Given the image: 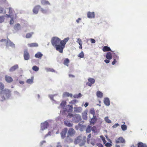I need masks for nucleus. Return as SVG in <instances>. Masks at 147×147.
Masks as SVG:
<instances>
[{
	"instance_id": "obj_8",
	"label": "nucleus",
	"mask_w": 147,
	"mask_h": 147,
	"mask_svg": "<svg viewBox=\"0 0 147 147\" xmlns=\"http://www.w3.org/2000/svg\"><path fill=\"white\" fill-rule=\"evenodd\" d=\"M40 6L39 5H37L36 6L33 8V11L34 13L37 14L38 13V11L40 8Z\"/></svg>"
},
{
	"instance_id": "obj_46",
	"label": "nucleus",
	"mask_w": 147,
	"mask_h": 147,
	"mask_svg": "<svg viewBox=\"0 0 147 147\" xmlns=\"http://www.w3.org/2000/svg\"><path fill=\"white\" fill-rule=\"evenodd\" d=\"M105 146L107 147H110L112 145L109 142H107L105 144Z\"/></svg>"
},
{
	"instance_id": "obj_26",
	"label": "nucleus",
	"mask_w": 147,
	"mask_h": 147,
	"mask_svg": "<svg viewBox=\"0 0 147 147\" xmlns=\"http://www.w3.org/2000/svg\"><path fill=\"white\" fill-rule=\"evenodd\" d=\"M63 96L64 97H69L70 96L71 97H72V94H69L68 92H64L63 94Z\"/></svg>"
},
{
	"instance_id": "obj_36",
	"label": "nucleus",
	"mask_w": 147,
	"mask_h": 147,
	"mask_svg": "<svg viewBox=\"0 0 147 147\" xmlns=\"http://www.w3.org/2000/svg\"><path fill=\"white\" fill-rule=\"evenodd\" d=\"M32 69L34 71H36L38 70L39 68L37 66L34 65L32 67Z\"/></svg>"
},
{
	"instance_id": "obj_37",
	"label": "nucleus",
	"mask_w": 147,
	"mask_h": 147,
	"mask_svg": "<svg viewBox=\"0 0 147 147\" xmlns=\"http://www.w3.org/2000/svg\"><path fill=\"white\" fill-rule=\"evenodd\" d=\"M84 56V53L83 51H82L81 52L78 56V57L82 58H83Z\"/></svg>"
},
{
	"instance_id": "obj_3",
	"label": "nucleus",
	"mask_w": 147,
	"mask_h": 147,
	"mask_svg": "<svg viewBox=\"0 0 147 147\" xmlns=\"http://www.w3.org/2000/svg\"><path fill=\"white\" fill-rule=\"evenodd\" d=\"M48 125V124L47 121L44 123H41L40 131H43L44 130L47 129Z\"/></svg>"
},
{
	"instance_id": "obj_47",
	"label": "nucleus",
	"mask_w": 147,
	"mask_h": 147,
	"mask_svg": "<svg viewBox=\"0 0 147 147\" xmlns=\"http://www.w3.org/2000/svg\"><path fill=\"white\" fill-rule=\"evenodd\" d=\"M40 11L41 12L43 13H46L47 12V11L46 10L42 8H40Z\"/></svg>"
},
{
	"instance_id": "obj_9",
	"label": "nucleus",
	"mask_w": 147,
	"mask_h": 147,
	"mask_svg": "<svg viewBox=\"0 0 147 147\" xmlns=\"http://www.w3.org/2000/svg\"><path fill=\"white\" fill-rule=\"evenodd\" d=\"M75 132V130L72 128H70L68 130V134L69 136H71L74 135Z\"/></svg>"
},
{
	"instance_id": "obj_14",
	"label": "nucleus",
	"mask_w": 147,
	"mask_h": 147,
	"mask_svg": "<svg viewBox=\"0 0 147 147\" xmlns=\"http://www.w3.org/2000/svg\"><path fill=\"white\" fill-rule=\"evenodd\" d=\"M116 143H125V140L123 137H120L116 140Z\"/></svg>"
},
{
	"instance_id": "obj_60",
	"label": "nucleus",
	"mask_w": 147,
	"mask_h": 147,
	"mask_svg": "<svg viewBox=\"0 0 147 147\" xmlns=\"http://www.w3.org/2000/svg\"><path fill=\"white\" fill-rule=\"evenodd\" d=\"M91 144L93 146H94L95 144V141L94 140L92 141L91 142Z\"/></svg>"
},
{
	"instance_id": "obj_2",
	"label": "nucleus",
	"mask_w": 147,
	"mask_h": 147,
	"mask_svg": "<svg viewBox=\"0 0 147 147\" xmlns=\"http://www.w3.org/2000/svg\"><path fill=\"white\" fill-rule=\"evenodd\" d=\"M11 91L8 89H5L4 90H3L0 92V94L2 98V100H4L5 99L4 96H6L8 97L10 95Z\"/></svg>"
},
{
	"instance_id": "obj_38",
	"label": "nucleus",
	"mask_w": 147,
	"mask_h": 147,
	"mask_svg": "<svg viewBox=\"0 0 147 147\" xmlns=\"http://www.w3.org/2000/svg\"><path fill=\"white\" fill-rule=\"evenodd\" d=\"M42 4L44 5H50V3L49 2L47 1H45L42 2L41 3Z\"/></svg>"
},
{
	"instance_id": "obj_16",
	"label": "nucleus",
	"mask_w": 147,
	"mask_h": 147,
	"mask_svg": "<svg viewBox=\"0 0 147 147\" xmlns=\"http://www.w3.org/2000/svg\"><path fill=\"white\" fill-rule=\"evenodd\" d=\"M104 102L105 104L107 106H109L110 105V101L108 98H104Z\"/></svg>"
},
{
	"instance_id": "obj_27",
	"label": "nucleus",
	"mask_w": 147,
	"mask_h": 147,
	"mask_svg": "<svg viewBox=\"0 0 147 147\" xmlns=\"http://www.w3.org/2000/svg\"><path fill=\"white\" fill-rule=\"evenodd\" d=\"M69 62V61L68 58L65 59L64 61L63 64L66 65L67 66H69L68 63Z\"/></svg>"
},
{
	"instance_id": "obj_19",
	"label": "nucleus",
	"mask_w": 147,
	"mask_h": 147,
	"mask_svg": "<svg viewBox=\"0 0 147 147\" xmlns=\"http://www.w3.org/2000/svg\"><path fill=\"white\" fill-rule=\"evenodd\" d=\"M112 55L110 52H107L106 55V58L109 60L111 59L112 58Z\"/></svg>"
},
{
	"instance_id": "obj_48",
	"label": "nucleus",
	"mask_w": 147,
	"mask_h": 147,
	"mask_svg": "<svg viewBox=\"0 0 147 147\" xmlns=\"http://www.w3.org/2000/svg\"><path fill=\"white\" fill-rule=\"evenodd\" d=\"M97 118L94 114H93V117L91 119H97Z\"/></svg>"
},
{
	"instance_id": "obj_43",
	"label": "nucleus",
	"mask_w": 147,
	"mask_h": 147,
	"mask_svg": "<svg viewBox=\"0 0 147 147\" xmlns=\"http://www.w3.org/2000/svg\"><path fill=\"white\" fill-rule=\"evenodd\" d=\"M96 120H91L90 121V124L92 125H94V124L96 122Z\"/></svg>"
},
{
	"instance_id": "obj_20",
	"label": "nucleus",
	"mask_w": 147,
	"mask_h": 147,
	"mask_svg": "<svg viewBox=\"0 0 147 147\" xmlns=\"http://www.w3.org/2000/svg\"><path fill=\"white\" fill-rule=\"evenodd\" d=\"M96 95L97 97L100 98H102L103 96L102 93L100 91H98L97 92Z\"/></svg>"
},
{
	"instance_id": "obj_7",
	"label": "nucleus",
	"mask_w": 147,
	"mask_h": 147,
	"mask_svg": "<svg viewBox=\"0 0 147 147\" xmlns=\"http://www.w3.org/2000/svg\"><path fill=\"white\" fill-rule=\"evenodd\" d=\"M88 82L86 83V85L90 86H91L92 84H94L95 82L94 79L92 78H89L88 79Z\"/></svg>"
},
{
	"instance_id": "obj_58",
	"label": "nucleus",
	"mask_w": 147,
	"mask_h": 147,
	"mask_svg": "<svg viewBox=\"0 0 147 147\" xmlns=\"http://www.w3.org/2000/svg\"><path fill=\"white\" fill-rule=\"evenodd\" d=\"M14 23V21L12 18L10 21V24H13Z\"/></svg>"
},
{
	"instance_id": "obj_62",
	"label": "nucleus",
	"mask_w": 147,
	"mask_h": 147,
	"mask_svg": "<svg viewBox=\"0 0 147 147\" xmlns=\"http://www.w3.org/2000/svg\"><path fill=\"white\" fill-rule=\"evenodd\" d=\"M46 142V141L45 140L43 141L42 142H41L40 143V145H42L43 144V143H45Z\"/></svg>"
},
{
	"instance_id": "obj_33",
	"label": "nucleus",
	"mask_w": 147,
	"mask_h": 147,
	"mask_svg": "<svg viewBox=\"0 0 147 147\" xmlns=\"http://www.w3.org/2000/svg\"><path fill=\"white\" fill-rule=\"evenodd\" d=\"M78 125L81 127L80 128V130L81 131H83V129L84 128H85L86 127L85 125H82V124H81L80 123L78 124Z\"/></svg>"
},
{
	"instance_id": "obj_24",
	"label": "nucleus",
	"mask_w": 147,
	"mask_h": 147,
	"mask_svg": "<svg viewBox=\"0 0 147 147\" xmlns=\"http://www.w3.org/2000/svg\"><path fill=\"white\" fill-rule=\"evenodd\" d=\"M43 56V55L41 53L38 52L35 55V57L37 58H41Z\"/></svg>"
},
{
	"instance_id": "obj_1",
	"label": "nucleus",
	"mask_w": 147,
	"mask_h": 147,
	"mask_svg": "<svg viewBox=\"0 0 147 147\" xmlns=\"http://www.w3.org/2000/svg\"><path fill=\"white\" fill-rule=\"evenodd\" d=\"M69 39V38L67 37L61 40L59 38L54 37L52 38L51 42L57 51H58L60 53H62L63 49L65 47V46Z\"/></svg>"
},
{
	"instance_id": "obj_13",
	"label": "nucleus",
	"mask_w": 147,
	"mask_h": 147,
	"mask_svg": "<svg viewBox=\"0 0 147 147\" xmlns=\"http://www.w3.org/2000/svg\"><path fill=\"white\" fill-rule=\"evenodd\" d=\"M6 45L7 47H8L9 46L11 47H14V44L12 42L9 40H7L6 42Z\"/></svg>"
},
{
	"instance_id": "obj_63",
	"label": "nucleus",
	"mask_w": 147,
	"mask_h": 147,
	"mask_svg": "<svg viewBox=\"0 0 147 147\" xmlns=\"http://www.w3.org/2000/svg\"><path fill=\"white\" fill-rule=\"evenodd\" d=\"M7 41V40H6V39H1V40H0V41L1 42H6Z\"/></svg>"
},
{
	"instance_id": "obj_12",
	"label": "nucleus",
	"mask_w": 147,
	"mask_h": 147,
	"mask_svg": "<svg viewBox=\"0 0 147 147\" xmlns=\"http://www.w3.org/2000/svg\"><path fill=\"white\" fill-rule=\"evenodd\" d=\"M87 17L88 18H94L95 14L94 12L89 11L87 13Z\"/></svg>"
},
{
	"instance_id": "obj_57",
	"label": "nucleus",
	"mask_w": 147,
	"mask_h": 147,
	"mask_svg": "<svg viewBox=\"0 0 147 147\" xmlns=\"http://www.w3.org/2000/svg\"><path fill=\"white\" fill-rule=\"evenodd\" d=\"M119 124H118V123H116L115 124V125H114L113 126V128H116V127H118L119 125Z\"/></svg>"
},
{
	"instance_id": "obj_35",
	"label": "nucleus",
	"mask_w": 147,
	"mask_h": 147,
	"mask_svg": "<svg viewBox=\"0 0 147 147\" xmlns=\"http://www.w3.org/2000/svg\"><path fill=\"white\" fill-rule=\"evenodd\" d=\"M121 128L123 131H125L127 129V126L125 125H121Z\"/></svg>"
},
{
	"instance_id": "obj_42",
	"label": "nucleus",
	"mask_w": 147,
	"mask_h": 147,
	"mask_svg": "<svg viewBox=\"0 0 147 147\" xmlns=\"http://www.w3.org/2000/svg\"><path fill=\"white\" fill-rule=\"evenodd\" d=\"M4 16H1L0 17V23H1L3 22L4 20Z\"/></svg>"
},
{
	"instance_id": "obj_4",
	"label": "nucleus",
	"mask_w": 147,
	"mask_h": 147,
	"mask_svg": "<svg viewBox=\"0 0 147 147\" xmlns=\"http://www.w3.org/2000/svg\"><path fill=\"white\" fill-rule=\"evenodd\" d=\"M67 117L69 118H70L71 117H76L77 118V119H81V117L78 115L76 114L74 115L73 114L69 113L67 116Z\"/></svg>"
},
{
	"instance_id": "obj_18",
	"label": "nucleus",
	"mask_w": 147,
	"mask_h": 147,
	"mask_svg": "<svg viewBox=\"0 0 147 147\" xmlns=\"http://www.w3.org/2000/svg\"><path fill=\"white\" fill-rule=\"evenodd\" d=\"M74 112L76 113H80L82 110V108L80 107H74Z\"/></svg>"
},
{
	"instance_id": "obj_15",
	"label": "nucleus",
	"mask_w": 147,
	"mask_h": 147,
	"mask_svg": "<svg viewBox=\"0 0 147 147\" xmlns=\"http://www.w3.org/2000/svg\"><path fill=\"white\" fill-rule=\"evenodd\" d=\"M19 67L18 65H16L11 67L9 70V71L10 72H13L15 71L16 69H18Z\"/></svg>"
},
{
	"instance_id": "obj_51",
	"label": "nucleus",
	"mask_w": 147,
	"mask_h": 147,
	"mask_svg": "<svg viewBox=\"0 0 147 147\" xmlns=\"http://www.w3.org/2000/svg\"><path fill=\"white\" fill-rule=\"evenodd\" d=\"M91 137V134H89L88 136V138H87V142L88 143H89V142L90 140V139Z\"/></svg>"
},
{
	"instance_id": "obj_61",
	"label": "nucleus",
	"mask_w": 147,
	"mask_h": 147,
	"mask_svg": "<svg viewBox=\"0 0 147 147\" xmlns=\"http://www.w3.org/2000/svg\"><path fill=\"white\" fill-rule=\"evenodd\" d=\"M57 147H62L61 146V144L59 142L57 143Z\"/></svg>"
},
{
	"instance_id": "obj_29",
	"label": "nucleus",
	"mask_w": 147,
	"mask_h": 147,
	"mask_svg": "<svg viewBox=\"0 0 147 147\" xmlns=\"http://www.w3.org/2000/svg\"><path fill=\"white\" fill-rule=\"evenodd\" d=\"M28 84H31L33 82V77H32L31 79H28L26 81Z\"/></svg>"
},
{
	"instance_id": "obj_30",
	"label": "nucleus",
	"mask_w": 147,
	"mask_h": 147,
	"mask_svg": "<svg viewBox=\"0 0 147 147\" xmlns=\"http://www.w3.org/2000/svg\"><path fill=\"white\" fill-rule=\"evenodd\" d=\"M67 106L69 107V109H68L67 110V111L68 112H72V111L73 109V107L72 105H67Z\"/></svg>"
},
{
	"instance_id": "obj_32",
	"label": "nucleus",
	"mask_w": 147,
	"mask_h": 147,
	"mask_svg": "<svg viewBox=\"0 0 147 147\" xmlns=\"http://www.w3.org/2000/svg\"><path fill=\"white\" fill-rule=\"evenodd\" d=\"M33 34V33L32 32L30 33H27L26 34V37L27 38H30L32 36V35Z\"/></svg>"
},
{
	"instance_id": "obj_21",
	"label": "nucleus",
	"mask_w": 147,
	"mask_h": 147,
	"mask_svg": "<svg viewBox=\"0 0 147 147\" xmlns=\"http://www.w3.org/2000/svg\"><path fill=\"white\" fill-rule=\"evenodd\" d=\"M5 78L6 81L8 82H10L13 81L12 78L9 76H6Z\"/></svg>"
},
{
	"instance_id": "obj_52",
	"label": "nucleus",
	"mask_w": 147,
	"mask_h": 147,
	"mask_svg": "<svg viewBox=\"0 0 147 147\" xmlns=\"http://www.w3.org/2000/svg\"><path fill=\"white\" fill-rule=\"evenodd\" d=\"M6 1V0H0V3L1 4L5 3Z\"/></svg>"
},
{
	"instance_id": "obj_40",
	"label": "nucleus",
	"mask_w": 147,
	"mask_h": 147,
	"mask_svg": "<svg viewBox=\"0 0 147 147\" xmlns=\"http://www.w3.org/2000/svg\"><path fill=\"white\" fill-rule=\"evenodd\" d=\"M47 71L48 72H55V70L53 69L52 68H48L47 69Z\"/></svg>"
},
{
	"instance_id": "obj_54",
	"label": "nucleus",
	"mask_w": 147,
	"mask_h": 147,
	"mask_svg": "<svg viewBox=\"0 0 147 147\" xmlns=\"http://www.w3.org/2000/svg\"><path fill=\"white\" fill-rule=\"evenodd\" d=\"M51 131H49L47 134L45 136V137L46 138L47 136L51 135Z\"/></svg>"
},
{
	"instance_id": "obj_50",
	"label": "nucleus",
	"mask_w": 147,
	"mask_h": 147,
	"mask_svg": "<svg viewBox=\"0 0 147 147\" xmlns=\"http://www.w3.org/2000/svg\"><path fill=\"white\" fill-rule=\"evenodd\" d=\"M82 117L84 119H87V117L86 115V113H84L82 115Z\"/></svg>"
},
{
	"instance_id": "obj_10",
	"label": "nucleus",
	"mask_w": 147,
	"mask_h": 147,
	"mask_svg": "<svg viewBox=\"0 0 147 147\" xmlns=\"http://www.w3.org/2000/svg\"><path fill=\"white\" fill-rule=\"evenodd\" d=\"M9 9V15H7L8 17H10L11 16L13 15V13H15L14 10L11 7H9L8 8Z\"/></svg>"
},
{
	"instance_id": "obj_49",
	"label": "nucleus",
	"mask_w": 147,
	"mask_h": 147,
	"mask_svg": "<svg viewBox=\"0 0 147 147\" xmlns=\"http://www.w3.org/2000/svg\"><path fill=\"white\" fill-rule=\"evenodd\" d=\"M77 42L79 44H82V41L81 40L80 38H78Z\"/></svg>"
},
{
	"instance_id": "obj_5",
	"label": "nucleus",
	"mask_w": 147,
	"mask_h": 147,
	"mask_svg": "<svg viewBox=\"0 0 147 147\" xmlns=\"http://www.w3.org/2000/svg\"><path fill=\"white\" fill-rule=\"evenodd\" d=\"M75 142L77 143H80V145L81 146L84 144L85 141H83V140H81V137H79L76 140Z\"/></svg>"
},
{
	"instance_id": "obj_39",
	"label": "nucleus",
	"mask_w": 147,
	"mask_h": 147,
	"mask_svg": "<svg viewBox=\"0 0 147 147\" xmlns=\"http://www.w3.org/2000/svg\"><path fill=\"white\" fill-rule=\"evenodd\" d=\"M66 101H65L63 100L62 102L60 104V105L62 107H63L66 105Z\"/></svg>"
},
{
	"instance_id": "obj_17",
	"label": "nucleus",
	"mask_w": 147,
	"mask_h": 147,
	"mask_svg": "<svg viewBox=\"0 0 147 147\" xmlns=\"http://www.w3.org/2000/svg\"><path fill=\"white\" fill-rule=\"evenodd\" d=\"M64 123L66 126L69 127H72L73 125V124L67 120H65L64 121Z\"/></svg>"
},
{
	"instance_id": "obj_31",
	"label": "nucleus",
	"mask_w": 147,
	"mask_h": 147,
	"mask_svg": "<svg viewBox=\"0 0 147 147\" xmlns=\"http://www.w3.org/2000/svg\"><path fill=\"white\" fill-rule=\"evenodd\" d=\"M114 58H115V59H114V60L113 61L112 63V64L113 65H115L116 63L117 62L116 59L118 60L119 59V57L117 56H116L115 57H114Z\"/></svg>"
},
{
	"instance_id": "obj_22",
	"label": "nucleus",
	"mask_w": 147,
	"mask_h": 147,
	"mask_svg": "<svg viewBox=\"0 0 147 147\" xmlns=\"http://www.w3.org/2000/svg\"><path fill=\"white\" fill-rule=\"evenodd\" d=\"M102 50L104 52L109 51H111L110 48L107 46H105L102 48Z\"/></svg>"
},
{
	"instance_id": "obj_25",
	"label": "nucleus",
	"mask_w": 147,
	"mask_h": 147,
	"mask_svg": "<svg viewBox=\"0 0 147 147\" xmlns=\"http://www.w3.org/2000/svg\"><path fill=\"white\" fill-rule=\"evenodd\" d=\"M92 130L93 131V130L92 129V127L88 125L86 129V131L87 133H90Z\"/></svg>"
},
{
	"instance_id": "obj_56",
	"label": "nucleus",
	"mask_w": 147,
	"mask_h": 147,
	"mask_svg": "<svg viewBox=\"0 0 147 147\" xmlns=\"http://www.w3.org/2000/svg\"><path fill=\"white\" fill-rule=\"evenodd\" d=\"M97 145L98 147H103V145L100 143L97 144Z\"/></svg>"
},
{
	"instance_id": "obj_64",
	"label": "nucleus",
	"mask_w": 147,
	"mask_h": 147,
	"mask_svg": "<svg viewBox=\"0 0 147 147\" xmlns=\"http://www.w3.org/2000/svg\"><path fill=\"white\" fill-rule=\"evenodd\" d=\"M105 121H106V122L108 123H110L111 122V120H105Z\"/></svg>"
},
{
	"instance_id": "obj_59",
	"label": "nucleus",
	"mask_w": 147,
	"mask_h": 147,
	"mask_svg": "<svg viewBox=\"0 0 147 147\" xmlns=\"http://www.w3.org/2000/svg\"><path fill=\"white\" fill-rule=\"evenodd\" d=\"M104 61L105 63H109L110 61L109 60V59H105L104 60Z\"/></svg>"
},
{
	"instance_id": "obj_34",
	"label": "nucleus",
	"mask_w": 147,
	"mask_h": 147,
	"mask_svg": "<svg viewBox=\"0 0 147 147\" xmlns=\"http://www.w3.org/2000/svg\"><path fill=\"white\" fill-rule=\"evenodd\" d=\"M20 27V25L19 24H16L14 26V29L15 30H18Z\"/></svg>"
},
{
	"instance_id": "obj_45",
	"label": "nucleus",
	"mask_w": 147,
	"mask_h": 147,
	"mask_svg": "<svg viewBox=\"0 0 147 147\" xmlns=\"http://www.w3.org/2000/svg\"><path fill=\"white\" fill-rule=\"evenodd\" d=\"M82 95L81 93H79L78 95H76L74 96V98H78L81 96Z\"/></svg>"
},
{
	"instance_id": "obj_11",
	"label": "nucleus",
	"mask_w": 147,
	"mask_h": 147,
	"mask_svg": "<svg viewBox=\"0 0 147 147\" xmlns=\"http://www.w3.org/2000/svg\"><path fill=\"white\" fill-rule=\"evenodd\" d=\"M67 128H65L63 129L61 133V137L62 138H64L65 136V135L67 133Z\"/></svg>"
},
{
	"instance_id": "obj_44",
	"label": "nucleus",
	"mask_w": 147,
	"mask_h": 147,
	"mask_svg": "<svg viewBox=\"0 0 147 147\" xmlns=\"http://www.w3.org/2000/svg\"><path fill=\"white\" fill-rule=\"evenodd\" d=\"M4 88V85L2 83L0 82V90H3Z\"/></svg>"
},
{
	"instance_id": "obj_6",
	"label": "nucleus",
	"mask_w": 147,
	"mask_h": 147,
	"mask_svg": "<svg viewBox=\"0 0 147 147\" xmlns=\"http://www.w3.org/2000/svg\"><path fill=\"white\" fill-rule=\"evenodd\" d=\"M24 57L25 60H28L30 57L29 54L27 50H26L24 51Z\"/></svg>"
},
{
	"instance_id": "obj_28",
	"label": "nucleus",
	"mask_w": 147,
	"mask_h": 147,
	"mask_svg": "<svg viewBox=\"0 0 147 147\" xmlns=\"http://www.w3.org/2000/svg\"><path fill=\"white\" fill-rule=\"evenodd\" d=\"M138 147H147V146L145 144H144L142 142L138 143Z\"/></svg>"
},
{
	"instance_id": "obj_23",
	"label": "nucleus",
	"mask_w": 147,
	"mask_h": 147,
	"mask_svg": "<svg viewBox=\"0 0 147 147\" xmlns=\"http://www.w3.org/2000/svg\"><path fill=\"white\" fill-rule=\"evenodd\" d=\"M28 47H36L38 46V45L37 43H33L28 44Z\"/></svg>"
},
{
	"instance_id": "obj_53",
	"label": "nucleus",
	"mask_w": 147,
	"mask_h": 147,
	"mask_svg": "<svg viewBox=\"0 0 147 147\" xmlns=\"http://www.w3.org/2000/svg\"><path fill=\"white\" fill-rule=\"evenodd\" d=\"M4 10V9L3 8L1 7H0V13H2Z\"/></svg>"
},
{
	"instance_id": "obj_55",
	"label": "nucleus",
	"mask_w": 147,
	"mask_h": 147,
	"mask_svg": "<svg viewBox=\"0 0 147 147\" xmlns=\"http://www.w3.org/2000/svg\"><path fill=\"white\" fill-rule=\"evenodd\" d=\"M91 42L92 43H94L95 42V40L91 38L90 39Z\"/></svg>"
},
{
	"instance_id": "obj_41",
	"label": "nucleus",
	"mask_w": 147,
	"mask_h": 147,
	"mask_svg": "<svg viewBox=\"0 0 147 147\" xmlns=\"http://www.w3.org/2000/svg\"><path fill=\"white\" fill-rule=\"evenodd\" d=\"M78 102V100H72L71 102H69V103L72 104H75L76 103Z\"/></svg>"
}]
</instances>
